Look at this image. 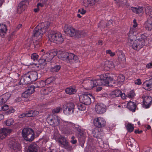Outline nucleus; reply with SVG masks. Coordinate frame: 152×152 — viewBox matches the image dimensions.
Returning <instances> with one entry per match:
<instances>
[{
    "mask_svg": "<svg viewBox=\"0 0 152 152\" xmlns=\"http://www.w3.org/2000/svg\"><path fill=\"white\" fill-rule=\"evenodd\" d=\"M50 24L49 22H45L39 24L35 28L33 35L35 38L36 41L34 44L35 48H38L40 46L42 36L47 31Z\"/></svg>",
    "mask_w": 152,
    "mask_h": 152,
    "instance_id": "obj_1",
    "label": "nucleus"
},
{
    "mask_svg": "<svg viewBox=\"0 0 152 152\" xmlns=\"http://www.w3.org/2000/svg\"><path fill=\"white\" fill-rule=\"evenodd\" d=\"M99 77V79L94 80L95 87L108 85L110 82L113 81V78L108 73L101 75Z\"/></svg>",
    "mask_w": 152,
    "mask_h": 152,
    "instance_id": "obj_2",
    "label": "nucleus"
},
{
    "mask_svg": "<svg viewBox=\"0 0 152 152\" xmlns=\"http://www.w3.org/2000/svg\"><path fill=\"white\" fill-rule=\"evenodd\" d=\"M64 127H61L63 132L67 134H70L74 132V130H78L79 126L70 122H63Z\"/></svg>",
    "mask_w": 152,
    "mask_h": 152,
    "instance_id": "obj_3",
    "label": "nucleus"
},
{
    "mask_svg": "<svg viewBox=\"0 0 152 152\" xmlns=\"http://www.w3.org/2000/svg\"><path fill=\"white\" fill-rule=\"evenodd\" d=\"M48 37L51 42L56 44H60L64 41L62 35L59 32H50L48 34Z\"/></svg>",
    "mask_w": 152,
    "mask_h": 152,
    "instance_id": "obj_4",
    "label": "nucleus"
},
{
    "mask_svg": "<svg viewBox=\"0 0 152 152\" xmlns=\"http://www.w3.org/2000/svg\"><path fill=\"white\" fill-rule=\"evenodd\" d=\"M22 136L27 141H32L34 139V134L33 130L30 128H26L22 132Z\"/></svg>",
    "mask_w": 152,
    "mask_h": 152,
    "instance_id": "obj_5",
    "label": "nucleus"
},
{
    "mask_svg": "<svg viewBox=\"0 0 152 152\" xmlns=\"http://www.w3.org/2000/svg\"><path fill=\"white\" fill-rule=\"evenodd\" d=\"M54 138L56 140L58 141L60 145H63L65 149L69 151L72 149V146L69 145V142L65 137L58 135V136H55Z\"/></svg>",
    "mask_w": 152,
    "mask_h": 152,
    "instance_id": "obj_6",
    "label": "nucleus"
},
{
    "mask_svg": "<svg viewBox=\"0 0 152 152\" xmlns=\"http://www.w3.org/2000/svg\"><path fill=\"white\" fill-rule=\"evenodd\" d=\"M61 118L56 115H52L51 117L49 116L47 118L48 122L53 126H59L61 122Z\"/></svg>",
    "mask_w": 152,
    "mask_h": 152,
    "instance_id": "obj_7",
    "label": "nucleus"
},
{
    "mask_svg": "<svg viewBox=\"0 0 152 152\" xmlns=\"http://www.w3.org/2000/svg\"><path fill=\"white\" fill-rule=\"evenodd\" d=\"M134 39H133V40ZM132 42L130 41L129 43H128V42L127 44L129 45L132 46V48L136 50H139L145 45L144 40H141L139 39L135 40L134 42L133 41L132 44Z\"/></svg>",
    "mask_w": 152,
    "mask_h": 152,
    "instance_id": "obj_8",
    "label": "nucleus"
},
{
    "mask_svg": "<svg viewBox=\"0 0 152 152\" xmlns=\"http://www.w3.org/2000/svg\"><path fill=\"white\" fill-rule=\"evenodd\" d=\"M93 98V96L90 94H85L79 97L80 102L86 105L90 104L91 103V99Z\"/></svg>",
    "mask_w": 152,
    "mask_h": 152,
    "instance_id": "obj_9",
    "label": "nucleus"
},
{
    "mask_svg": "<svg viewBox=\"0 0 152 152\" xmlns=\"http://www.w3.org/2000/svg\"><path fill=\"white\" fill-rule=\"evenodd\" d=\"M75 105L72 102L67 103L63 109L64 113L66 115H69L73 113L74 110Z\"/></svg>",
    "mask_w": 152,
    "mask_h": 152,
    "instance_id": "obj_10",
    "label": "nucleus"
},
{
    "mask_svg": "<svg viewBox=\"0 0 152 152\" xmlns=\"http://www.w3.org/2000/svg\"><path fill=\"white\" fill-rule=\"evenodd\" d=\"M49 53L48 51L44 52L42 53L41 57L39 60V63L40 64L45 66L48 62L51 61L50 58Z\"/></svg>",
    "mask_w": 152,
    "mask_h": 152,
    "instance_id": "obj_11",
    "label": "nucleus"
},
{
    "mask_svg": "<svg viewBox=\"0 0 152 152\" xmlns=\"http://www.w3.org/2000/svg\"><path fill=\"white\" fill-rule=\"evenodd\" d=\"M94 123L96 127L98 128H100L105 126L106 122L103 118L99 117L94 119Z\"/></svg>",
    "mask_w": 152,
    "mask_h": 152,
    "instance_id": "obj_12",
    "label": "nucleus"
},
{
    "mask_svg": "<svg viewBox=\"0 0 152 152\" xmlns=\"http://www.w3.org/2000/svg\"><path fill=\"white\" fill-rule=\"evenodd\" d=\"M8 146L11 149L15 151H19L21 148V146L19 143L13 139L9 141Z\"/></svg>",
    "mask_w": 152,
    "mask_h": 152,
    "instance_id": "obj_13",
    "label": "nucleus"
},
{
    "mask_svg": "<svg viewBox=\"0 0 152 152\" xmlns=\"http://www.w3.org/2000/svg\"><path fill=\"white\" fill-rule=\"evenodd\" d=\"M83 86L87 90H90L95 87L94 80L87 79L83 81Z\"/></svg>",
    "mask_w": 152,
    "mask_h": 152,
    "instance_id": "obj_14",
    "label": "nucleus"
},
{
    "mask_svg": "<svg viewBox=\"0 0 152 152\" xmlns=\"http://www.w3.org/2000/svg\"><path fill=\"white\" fill-rule=\"evenodd\" d=\"M64 31L65 34L71 37H74L76 31L73 28L65 25L64 27Z\"/></svg>",
    "mask_w": 152,
    "mask_h": 152,
    "instance_id": "obj_15",
    "label": "nucleus"
},
{
    "mask_svg": "<svg viewBox=\"0 0 152 152\" xmlns=\"http://www.w3.org/2000/svg\"><path fill=\"white\" fill-rule=\"evenodd\" d=\"M143 106L145 108L149 107L152 102V98L151 96H143Z\"/></svg>",
    "mask_w": 152,
    "mask_h": 152,
    "instance_id": "obj_16",
    "label": "nucleus"
},
{
    "mask_svg": "<svg viewBox=\"0 0 152 152\" xmlns=\"http://www.w3.org/2000/svg\"><path fill=\"white\" fill-rule=\"evenodd\" d=\"M95 109L96 113L100 114L103 113L106 110L105 106L102 103L97 104L95 106Z\"/></svg>",
    "mask_w": 152,
    "mask_h": 152,
    "instance_id": "obj_17",
    "label": "nucleus"
},
{
    "mask_svg": "<svg viewBox=\"0 0 152 152\" xmlns=\"http://www.w3.org/2000/svg\"><path fill=\"white\" fill-rule=\"evenodd\" d=\"M35 86L33 84L28 87L27 90L23 94V97L26 98L31 95L34 91Z\"/></svg>",
    "mask_w": 152,
    "mask_h": 152,
    "instance_id": "obj_18",
    "label": "nucleus"
},
{
    "mask_svg": "<svg viewBox=\"0 0 152 152\" xmlns=\"http://www.w3.org/2000/svg\"><path fill=\"white\" fill-rule=\"evenodd\" d=\"M137 28H135L132 27L130 28L129 34L128 43L129 42H132V44L133 42V39H134L137 32Z\"/></svg>",
    "mask_w": 152,
    "mask_h": 152,
    "instance_id": "obj_19",
    "label": "nucleus"
},
{
    "mask_svg": "<svg viewBox=\"0 0 152 152\" xmlns=\"http://www.w3.org/2000/svg\"><path fill=\"white\" fill-rule=\"evenodd\" d=\"M27 2V1H22L20 2L18 6V13L20 14L26 8Z\"/></svg>",
    "mask_w": 152,
    "mask_h": 152,
    "instance_id": "obj_20",
    "label": "nucleus"
},
{
    "mask_svg": "<svg viewBox=\"0 0 152 152\" xmlns=\"http://www.w3.org/2000/svg\"><path fill=\"white\" fill-rule=\"evenodd\" d=\"M11 132V130L9 129L3 128L0 129V139H2L5 138L8 134Z\"/></svg>",
    "mask_w": 152,
    "mask_h": 152,
    "instance_id": "obj_21",
    "label": "nucleus"
},
{
    "mask_svg": "<svg viewBox=\"0 0 152 152\" xmlns=\"http://www.w3.org/2000/svg\"><path fill=\"white\" fill-rule=\"evenodd\" d=\"M31 82V80L29 77L28 74L26 73L25 75H23L22 77L21 78L20 80V82L23 85L26 84L30 83Z\"/></svg>",
    "mask_w": 152,
    "mask_h": 152,
    "instance_id": "obj_22",
    "label": "nucleus"
},
{
    "mask_svg": "<svg viewBox=\"0 0 152 152\" xmlns=\"http://www.w3.org/2000/svg\"><path fill=\"white\" fill-rule=\"evenodd\" d=\"M60 58L62 60L68 63V60L69 58H71V53H69L67 52H61L60 53Z\"/></svg>",
    "mask_w": 152,
    "mask_h": 152,
    "instance_id": "obj_23",
    "label": "nucleus"
},
{
    "mask_svg": "<svg viewBox=\"0 0 152 152\" xmlns=\"http://www.w3.org/2000/svg\"><path fill=\"white\" fill-rule=\"evenodd\" d=\"M147 20L144 23V26L148 31H151L152 29V18H147Z\"/></svg>",
    "mask_w": 152,
    "mask_h": 152,
    "instance_id": "obj_24",
    "label": "nucleus"
},
{
    "mask_svg": "<svg viewBox=\"0 0 152 152\" xmlns=\"http://www.w3.org/2000/svg\"><path fill=\"white\" fill-rule=\"evenodd\" d=\"M144 88L148 91L152 90V80H146L143 84Z\"/></svg>",
    "mask_w": 152,
    "mask_h": 152,
    "instance_id": "obj_25",
    "label": "nucleus"
},
{
    "mask_svg": "<svg viewBox=\"0 0 152 152\" xmlns=\"http://www.w3.org/2000/svg\"><path fill=\"white\" fill-rule=\"evenodd\" d=\"M104 66L105 70L107 71L109 70L110 68H113L115 67L113 62L110 61H105Z\"/></svg>",
    "mask_w": 152,
    "mask_h": 152,
    "instance_id": "obj_26",
    "label": "nucleus"
},
{
    "mask_svg": "<svg viewBox=\"0 0 152 152\" xmlns=\"http://www.w3.org/2000/svg\"><path fill=\"white\" fill-rule=\"evenodd\" d=\"M100 0H84V5L85 7L91 6L97 3Z\"/></svg>",
    "mask_w": 152,
    "mask_h": 152,
    "instance_id": "obj_27",
    "label": "nucleus"
},
{
    "mask_svg": "<svg viewBox=\"0 0 152 152\" xmlns=\"http://www.w3.org/2000/svg\"><path fill=\"white\" fill-rule=\"evenodd\" d=\"M37 146L36 144L32 143L28 147L27 152H37Z\"/></svg>",
    "mask_w": 152,
    "mask_h": 152,
    "instance_id": "obj_28",
    "label": "nucleus"
},
{
    "mask_svg": "<svg viewBox=\"0 0 152 152\" xmlns=\"http://www.w3.org/2000/svg\"><path fill=\"white\" fill-rule=\"evenodd\" d=\"M30 78L31 82L35 81L37 79V73L36 72L32 71L27 73Z\"/></svg>",
    "mask_w": 152,
    "mask_h": 152,
    "instance_id": "obj_29",
    "label": "nucleus"
},
{
    "mask_svg": "<svg viewBox=\"0 0 152 152\" xmlns=\"http://www.w3.org/2000/svg\"><path fill=\"white\" fill-rule=\"evenodd\" d=\"M71 58H69V60H68V63H74L78 62L79 61V58L75 54L71 53Z\"/></svg>",
    "mask_w": 152,
    "mask_h": 152,
    "instance_id": "obj_30",
    "label": "nucleus"
},
{
    "mask_svg": "<svg viewBox=\"0 0 152 152\" xmlns=\"http://www.w3.org/2000/svg\"><path fill=\"white\" fill-rule=\"evenodd\" d=\"M102 132L99 131V129L97 128H95L92 131L93 136L94 137L97 138H101L102 137L101 134Z\"/></svg>",
    "mask_w": 152,
    "mask_h": 152,
    "instance_id": "obj_31",
    "label": "nucleus"
},
{
    "mask_svg": "<svg viewBox=\"0 0 152 152\" xmlns=\"http://www.w3.org/2000/svg\"><path fill=\"white\" fill-rule=\"evenodd\" d=\"M136 107V104L130 101L127 104V108L133 112L135 111Z\"/></svg>",
    "mask_w": 152,
    "mask_h": 152,
    "instance_id": "obj_32",
    "label": "nucleus"
},
{
    "mask_svg": "<svg viewBox=\"0 0 152 152\" xmlns=\"http://www.w3.org/2000/svg\"><path fill=\"white\" fill-rule=\"evenodd\" d=\"M145 13L147 18H152V7L150 6H147L145 8Z\"/></svg>",
    "mask_w": 152,
    "mask_h": 152,
    "instance_id": "obj_33",
    "label": "nucleus"
},
{
    "mask_svg": "<svg viewBox=\"0 0 152 152\" xmlns=\"http://www.w3.org/2000/svg\"><path fill=\"white\" fill-rule=\"evenodd\" d=\"M66 93L69 95H71L75 94L77 91L75 88L70 87L67 88L65 89Z\"/></svg>",
    "mask_w": 152,
    "mask_h": 152,
    "instance_id": "obj_34",
    "label": "nucleus"
},
{
    "mask_svg": "<svg viewBox=\"0 0 152 152\" xmlns=\"http://www.w3.org/2000/svg\"><path fill=\"white\" fill-rule=\"evenodd\" d=\"M118 56L119 61H122L123 63L125 61L126 58L125 55L121 51L119 50L118 51Z\"/></svg>",
    "mask_w": 152,
    "mask_h": 152,
    "instance_id": "obj_35",
    "label": "nucleus"
},
{
    "mask_svg": "<svg viewBox=\"0 0 152 152\" xmlns=\"http://www.w3.org/2000/svg\"><path fill=\"white\" fill-rule=\"evenodd\" d=\"M86 34L83 31H76L74 37L77 38H79L84 37Z\"/></svg>",
    "mask_w": 152,
    "mask_h": 152,
    "instance_id": "obj_36",
    "label": "nucleus"
},
{
    "mask_svg": "<svg viewBox=\"0 0 152 152\" xmlns=\"http://www.w3.org/2000/svg\"><path fill=\"white\" fill-rule=\"evenodd\" d=\"M79 129L78 130H76L79 132L78 134L79 138H82V139H84L86 136V132L84 131L81 130L79 126Z\"/></svg>",
    "mask_w": 152,
    "mask_h": 152,
    "instance_id": "obj_37",
    "label": "nucleus"
},
{
    "mask_svg": "<svg viewBox=\"0 0 152 152\" xmlns=\"http://www.w3.org/2000/svg\"><path fill=\"white\" fill-rule=\"evenodd\" d=\"M130 9L133 12L136 13H141L143 11V9L142 7H139L138 8L132 7Z\"/></svg>",
    "mask_w": 152,
    "mask_h": 152,
    "instance_id": "obj_38",
    "label": "nucleus"
},
{
    "mask_svg": "<svg viewBox=\"0 0 152 152\" xmlns=\"http://www.w3.org/2000/svg\"><path fill=\"white\" fill-rule=\"evenodd\" d=\"M10 96V94L9 93H6L0 96V97L4 101V102H6Z\"/></svg>",
    "mask_w": 152,
    "mask_h": 152,
    "instance_id": "obj_39",
    "label": "nucleus"
},
{
    "mask_svg": "<svg viewBox=\"0 0 152 152\" xmlns=\"http://www.w3.org/2000/svg\"><path fill=\"white\" fill-rule=\"evenodd\" d=\"M121 91L120 90H115L111 93V97L115 98L120 96L121 93Z\"/></svg>",
    "mask_w": 152,
    "mask_h": 152,
    "instance_id": "obj_40",
    "label": "nucleus"
},
{
    "mask_svg": "<svg viewBox=\"0 0 152 152\" xmlns=\"http://www.w3.org/2000/svg\"><path fill=\"white\" fill-rule=\"evenodd\" d=\"M61 68V66L59 65H56L52 67L50 69L51 72H58Z\"/></svg>",
    "mask_w": 152,
    "mask_h": 152,
    "instance_id": "obj_41",
    "label": "nucleus"
},
{
    "mask_svg": "<svg viewBox=\"0 0 152 152\" xmlns=\"http://www.w3.org/2000/svg\"><path fill=\"white\" fill-rule=\"evenodd\" d=\"M43 83H44V81H41L34 83L33 85L35 86V88L37 87H42L44 86L43 84Z\"/></svg>",
    "mask_w": 152,
    "mask_h": 152,
    "instance_id": "obj_42",
    "label": "nucleus"
},
{
    "mask_svg": "<svg viewBox=\"0 0 152 152\" xmlns=\"http://www.w3.org/2000/svg\"><path fill=\"white\" fill-rule=\"evenodd\" d=\"M84 104L82 103H78L77 104L78 109L81 111H83L85 110L86 107Z\"/></svg>",
    "mask_w": 152,
    "mask_h": 152,
    "instance_id": "obj_43",
    "label": "nucleus"
},
{
    "mask_svg": "<svg viewBox=\"0 0 152 152\" xmlns=\"http://www.w3.org/2000/svg\"><path fill=\"white\" fill-rule=\"evenodd\" d=\"M49 53L50 58H49L51 60L53 59V58L56 56L57 55V52L55 50H52L48 52Z\"/></svg>",
    "mask_w": 152,
    "mask_h": 152,
    "instance_id": "obj_44",
    "label": "nucleus"
},
{
    "mask_svg": "<svg viewBox=\"0 0 152 152\" xmlns=\"http://www.w3.org/2000/svg\"><path fill=\"white\" fill-rule=\"evenodd\" d=\"M126 129L127 131L129 132H132L133 131L134 127L133 125L131 124H128L126 126Z\"/></svg>",
    "mask_w": 152,
    "mask_h": 152,
    "instance_id": "obj_45",
    "label": "nucleus"
},
{
    "mask_svg": "<svg viewBox=\"0 0 152 152\" xmlns=\"http://www.w3.org/2000/svg\"><path fill=\"white\" fill-rule=\"evenodd\" d=\"M125 80V77L124 75L122 74L119 75L117 77L118 81L120 83L124 82Z\"/></svg>",
    "mask_w": 152,
    "mask_h": 152,
    "instance_id": "obj_46",
    "label": "nucleus"
},
{
    "mask_svg": "<svg viewBox=\"0 0 152 152\" xmlns=\"http://www.w3.org/2000/svg\"><path fill=\"white\" fill-rule=\"evenodd\" d=\"M135 95L134 91L132 90L130 91L128 94L127 97L129 98H132Z\"/></svg>",
    "mask_w": 152,
    "mask_h": 152,
    "instance_id": "obj_47",
    "label": "nucleus"
},
{
    "mask_svg": "<svg viewBox=\"0 0 152 152\" xmlns=\"http://www.w3.org/2000/svg\"><path fill=\"white\" fill-rule=\"evenodd\" d=\"M14 122L13 120L11 118L7 120L5 122L7 126H9L12 125Z\"/></svg>",
    "mask_w": 152,
    "mask_h": 152,
    "instance_id": "obj_48",
    "label": "nucleus"
},
{
    "mask_svg": "<svg viewBox=\"0 0 152 152\" xmlns=\"http://www.w3.org/2000/svg\"><path fill=\"white\" fill-rule=\"evenodd\" d=\"M61 110V108L60 107L54 108L52 111V113L53 114L57 113H59L60 110Z\"/></svg>",
    "mask_w": 152,
    "mask_h": 152,
    "instance_id": "obj_49",
    "label": "nucleus"
},
{
    "mask_svg": "<svg viewBox=\"0 0 152 152\" xmlns=\"http://www.w3.org/2000/svg\"><path fill=\"white\" fill-rule=\"evenodd\" d=\"M31 58L34 61L37 60H38V56L36 53H34L31 55Z\"/></svg>",
    "mask_w": 152,
    "mask_h": 152,
    "instance_id": "obj_50",
    "label": "nucleus"
},
{
    "mask_svg": "<svg viewBox=\"0 0 152 152\" xmlns=\"http://www.w3.org/2000/svg\"><path fill=\"white\" fill-rule=\"evenodd\" d=\"M106 52L107 54L110 55L111 57H113L115 55V53L112 52L111 50H107Z\"/></svg>",
    "mask_w": 152,
    "mask_h": 152,
    "instance_id": "obj_51",
    "label": "nucleus"
},
{
    "mask_svg": "<svg viewBox=\"0 0 152 152\" xmlns=\"http://www.w3.org/2000/svg\"><path fill=\"white\" fill-rule=\"evenodd\" d=\"M7 31V29H6L5 30H0V31H1L0 33V36L3 37H4L6 34Z\"/></svg>",
    "mask_w": 152,
    "mask_h": 152,
    "instance_id": "obj_52",
    "label": "nucleus"
},
{
    "mask_svg": "<svg viewBox=\"0 0 152 152\" xmlns=\"http://www.w3.org/2000/svg\"><path fill=\"white\" fill-rule=\"evenodd\" d=\"M32 117H34L36 116L39 114V111L35 110H32Z\"/></svg>",
    "mask_w": 152,
    "mask_h": 152,
    "instance_id": "obj_53",
    "label": "nucleus"
},
{
    "mask_svg": "<svg viewBox=\"0 0 152 152\" xmlns=\"http://www.w3.org/2000/svg\"><path fill=\"white\" fill-rule=\"evenodd\" d=\"M32 110L28 111L26 113V117H32Z\"/></svg>",
    "mask_w": 152,
    "mask_h": 152,
    "instance_id": "obj_54",
    "label": "nucleus"
},
{
    "mask_svg": "<svg viewBox=\"0 0 152 152\" xmlns=\"http://www.w3.org/2000/svg\"><path fill=\"white\" fill-rule=\"evenodd\" d=\"M147 37L146 36H145L144 34H142L141 35V38L140 39H140V40H143L144 41L145 43V42H146V41L147 40Z\"/></svg>",
    "mask_w": 152,
    "mask_h": 152,
    "instance_id": "obj_55",
    "label": "nucleus"
},
{
    "mask_svg": "<svg viewBox=\"0 0 152 152\" xmlns=\"http://www.w3.org/2000/svg\"><path fill=\"white\" fill-rule=\"evenodd\" d=\"M9 106L8 105L5 104L1 107V110H6L8 109Z\"/></svg>",
    "mask_w": 152,
    "mask_h": 152,
    "instance_id": "obj_56",
    "label": "nucleus"
},
{
    "mask_svg": "<svg viewBox=\"0 0 152 152\" xmlns=\"http://www.w3.org/2000/svg\"><path fill=\"white\" fill-rule=\"evenodd\" d=\"M51 78L50 77L47 78L44 82V83H45V84H48L51 83L52 81V80H51Z\"/></svg>",
    "mask_w": 152,
    "mask_h": 152,
    "instance_id": "obj_57",
    "label": "nucleus"
},
{
    "mask_svg": "<svg viewBox=\"0 0 152 152\" xmlns=\"http://www.w3.org/2000/svg\"><path fill=\"white\" fill-rule=\"evenodd\" d=\"M124 0H115V3L118 5H120L123 3Z\"/></svg>",
    "mask_w": 152,
    "mask_h": 152,
    "instance_id": "obj_58",
    "label": "nucleus"
},
{
    "mask_svg": "<svg viewBox=\"0 0 152 152\" xmlns=\"http://www.w3.org/2000/svg\"><path fill=\"white\" fill-rule=\"evenodd\" d=\"M71 142L73 144H75L76 143L77 140L76 139H75V137L74 136H72L71 137Z\"/></svg>",
    "mask_w": 152,
    "mask_h": 152,
    "instance_id": "obj_59",
    "label": "nucleus"
},
{
    "mask_svg": "<svg viewBox=\"0 0 152 152\" xmlns=\"http://www.w3.org/2000/svg\"><path fill=\"white\" fill-rule=\"evenodd\" d=\"M135 84L138 85H140L141 84V80L140 79H138L135 81L134 82Z\"/></svg>",
    "mask_w": 152,
    "mask_h": 152,
    "instance_id": "obj_60",
    "label": "nucleus"
},
{
    "mask_svg": "<svg viewBox=\"0 0 152 152\" xmlns=\"http://www.w3.org/2000/svg\"><path fill=\"white\" fill-rule=\"evenodd\" d=\"M120 96H121L122 99H126V95L124 93H122L121 92V94Z\"/></svg>",
    "mask_w": 152,
    "mask_h": 152,
    "instance_id": "obj_61",
    "label": "nucleus"
},
{
    "mask_svg": "<svg viewBox=\"0 0 152 152\" xmlns=\"http://www.w3.org/2000/svg\"><path fill=\"white\" fill-rule=\"evenodd\" d=\"M146 67L148 68H152V62L147 64L146 65Z\"/></svg>",
    "mask_w": 152,
    "mask_h": 152,
    "instance_id": "obj_62",
    "label": "nucleus"
},
{
    "mask_svg": "<svg viewBox=\"0 0 152 152\" xmlns=\"http://www.w3.org/2000/svg\"><path fill=\"white\" fill-rule=\"evenodd\" d=\"M26 113H23L20 114L19 116V117L20 118H23V117H26Z\"/></svg>",
    "mask_w": 152,
    "mask_h": 152,
    "instance_id": "obj_63",
    "label": "nucleus"
},
{
    "mask_svg": "<svg viewBox=\"0 0 152 152\" xmlns=\"http://www.w3.org/2000/svg\"><path fill=\"white\" fill-rule=\"evenodd\" d=\"M15 112V110L13 109H10L8 111V113L10 114L11 113H14Z\"/></svg>",
    "mask_w": 152,
    "mask_h": 152,
    "instance_id": "obj_64",
    "label": "nucleus"
}]
</instances>
